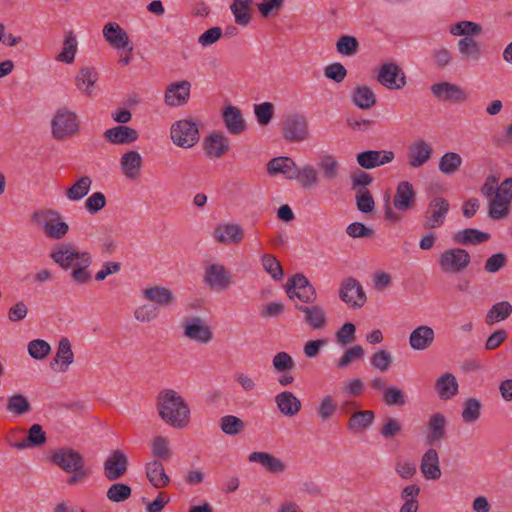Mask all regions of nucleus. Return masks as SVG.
<instances>
[{"label": "nucleus", "mask_w": 512, "mask_h": 512, "mask_svg": "<svg viewBox=\"0 0 512 512\" xmlns=\"http://www.w3.org/2000/svg\"><path fill=\"white\" fill-rule=\"evenodd\" d=\"M49 256L62 269H72L70 275L75 284H87L91 281L88 268L92 263V256L88 251L77 250L71 242H60L54 246Z\"/></svg>", "instance_id": "f257e3e1"}, {"label": "nucleus", "mask_w": 512, "mask_h": 512, "mask_svg": "<svg viewBox=\"0 0 512 512\" xmlns=\"http://www.w3.org/2000/svg\"><path fill=\"white\" fill-rule=\"evenodd\" d=\"M156 408L161 419L176 429H183L190 422V408L175 390L165 389L156 398Z\"/></svg>", "instance_id": "f03ea898"}, {"label": "nucleus", "mask_w": 512, "mask_h": 512, "mask_svg": "<svg viewBox=\"0 0 512 512\" xmlns=\"http://www.w3.org/2000/svg\"><path fill=\"white\" fill-rule=\"evenodd\" d=\"M170 137L176 146L192 148L200 140L198 123L192 119L178 120L171 126Z\"/></svg>", "instance_id": "7ed1b4c3"}, {"label": "nucleus", "mask_w": 512, "mask_h": 512, "mask_svg": "<svg viewBox=\"0 0 512 512\" xmlns=\"http://www.w3.org/2000/svg\"><path fill=\"white\" fill-rule=\"evenodd\" d=\"M471 257L463 248H451L442 252L438 264L446 274H458L463 272L470 264Z\"/></svg>", "instance_id": "20e7f679"}, {"label": "nucleus", "mask_w": 512, "mask_h": 512, "mask_svg": "<svg viewBox=\"0 0 512 512\" xmlns=\"http://www.w3.org/2000/svg\"><path fill=\"white\" fill-rule=\"evenodd\" d=\"M51 128L52 135L57 140L72 136L79 129L77 115L66 107L60 108L51 121Z\"/></svg>", "instance_id": "39448f33"}, {"label": "nucleus", "mask_w": 512, "mask_h": 512, "mask_svg": "<svg viewBox=\"0 0 512 512\" xmlns=\"http://www.w3.org/2000/svg\"><path fill=\"white\" fill-rule=\"evenodd\" d=\"M285 290L290 299L297 297L303 303H314L317 299L316 289L301 273H297L287 280Z\"/></svg>", "instance_id": "423d86ee"}, {"label": "nucleus", "mask_w": 512, "mask_h": 512, "mask_svg": "<svg viewBox=\"0 0 512 512\" xmlns=\"http://www.w3.org/2000/svg\"><path fill=\"white\" fill-rule=\"evenodd\" d=\"M282 136L288 142H303L310 136L307 118L301 114L287 116L282 123Z\"/></svg>", "instance_id": "0eeeda50"}, {"label": "nucleus", "mask_w": 512, "mask_h": 512, "mask_svg": "<svg viewBox=\"0 0 512 512\" xmlns=\"http://www.w3.org/2000/svg\"><path fill=\"white\" fill-rule=\"evenodd\" d=\"M450 209L449 202L443 197H434L428 204L424 215L422 226L426 230L441 227Z\"/></svg>", "instance_id": "6e6552de"}, {"label": "nucleus", "mask_w": 512, "mask_h": 512, "mask_svg": "<svg viewBox=\"0 0 512 512\" xmlns=\"http://www.w3.org/2000/svg\"><path fill=\"white\" fill-rule=\"evenodd\" d=\"M204 282L211 291L222 292L233 284V276L224 265L213 263L205 268Z\"/></svg>", "instance_id": "1a4fd4ad"}, {"label": "nucleus", "mask_w": 512, "mask_h": 512, "mask_svg": "<svg viewBox=\"0 0 512 512\" xmlns=\"http://www.w3.org/2000/svg\"><path fill=\"white\" fill-rule=\"evenodd\" d=\"M182 327L183 335L191 341L208 344L213 338L211 327L199 316L184 319Z\"/></svg>", "instance_id": "9d476101"}, {"label": "nucleus", "mask_w": 512, "mask_h": 512, "mask_svg": "<svg viewBox=\"0 0 512 512\" xmlns=\"http://www.w3.org/2000/svg\"><path fill=\"white\" fill-rule=\"evenodd\" d=\"M339 298L353 309L363 307L367 300L361 284L353 277L346 278L342 281L339 290Z\"/></svg>", "instance_id": "9b49d317"}, {"label": "nucleus", "mask_w": 512, "mask_h": 512, "mask_svg": "<svg viewBox=\"0 0 512 512\" xmlns=\"http://www.w3.org/2000/svg\"><path fill=\"white\" fill-rule=\"evenodd\" d=\"M129 460L124 451L112 450L103 462V474L108 481H117L128 471Z\"/></svg>", "instance_id": "f8f14e48"}, {"label": "nucleus", "mask_w": 512, "mask_h": 512, "mask_svg": "<svg viewBox=\"0 0 512 512\" xmlns=\"http://www.w3.org/2000/svg\"><path fill=\"white\" fill-rule=\"evenodd\" d=\"M431 93L439 101L450 104L464 103L468 99V93L459 85L448 81H442L431 85Z\"/></svg>", "instance_id": "ddd939ff"}, {"label": "nucleus", "mask_w": 512, "mask_h": 512, "mask_svg": "<svg viewBox=\"0 0 512 512\" xmlns=\"http://www.w3.org/2000/svg\"><path fill=\"white\" fill-rule=\"evenodd\" d=\"M376 78L382 86L389 90H400L406 85L404 71L394 62L381 65Z\"/></svg>", "instance_id": "4468645a"}, {"label": "nucleus", "mask_w": 512, "mask_h": 512, "mask_svg": "<svg viewBox=\"0 0 512 512\" xmlns=\"http://www.w3.org/2000/svg\"><path fill=\"white\" fill-rule=\"evenodd\" d=\"M50 461L66 473H71L81 465H85L83 455L73 448H60L55 450Z\"/></svg>", "instance_id": "2eb2a0df"}, {"label": "nucleus", "mask_w": 512, "mask_h": 512, "mask_svg": "<svg viewBox=\"0 0 512 512\" xmlns=\"http://www.w3.org/2000/svg\"><path fill=\"white\" fill-rule=\"evenodd\" d=\"M103 37L105 41L115 49H126L127 52H133V46L127 32L117 23L108 22L104 25Z\"/></svg>", "instance_id": "dca6fc26"}, {"label": "nucleus", "mask_w": 512, "mask_h": 512, "mask_svg": "<svg viewBox=\"0 0 512 512\" xmlns=\"http://www.w3.org/2000/svg\"><path fill=\"white\" fill-rule=\"evenodd\" d=\"M432 146L423 139L411 143L407 149V163L411 168H419L432 157Z\"/></svg>", "instance_id": "f3484780"}, {"label": "nucleus", "mask_w": 512, "mask_h": 512, "mask_svg": "<svg viewBox=\"0 0 512 512\" xmlns=\"http://www.w3.org/2000/svg\"><path fill=\"white\" fill-rule=\"evenodd\" d=\"M230 148L229 139L220 132H213L203 140V150L210 159L223 157Z\"/></svg>", "instance_id": "a211bd4d"}, {"label": "nucleus", "mask_w": 512, "mask_h": 512, "mask_svg": "<svg viewBox=\"0 0 512 512\" xmlns=\"http://www.w3.org/2000/svg\"><path fill=\"white\" fill-rule=\"evenodd\" d=\"M394 157V152L390 150H367L358 153L356 159L360 167L374 169L390 163Z\"/></svg>", "instance_id": "6ab92c4d"}, {"label": "nucleus", "mask_w": 512, "mask_h": 512, "mask_svg": "<svg viewBox=\"0 0 512 512\" xmlns=\"http://www.w3.org/2000/svg\"><path fill=\"white\" fill-rule=\"evenodd\" d=\"M191 83L187 80L171 83L165 91V103L168 106H182L190 98Z\"/></svg>", "instance_id": "aec40b11"}, {"label": "nucleus", "mask_w": 512, "mask_h": 512, "mask_svg": "<svg viewBox=\"0 0 512 512\" xmlns=\"http://www.w3.org/2000/svg\"><path fill=\"white\" fill-rule=\"evenodd\" d=\"M213 238L220 244H238L244 239V231L239 224H220L213 231Z\"/></svg>", "instance_id": "412c9836"}, {"label": "nucleus", "mask_w": 512, "mask_h": 512, "mask_svg": "<svg viewBox=\"0 0 512 512\" xmlns=\"http://www.w3.org/2000/svg\"><path fill=\"white\" fill-rule=\"evenodd\" d=\"M74 361V353L71 348L70 340L63 337L58 342V347L53 360L50 362V368L54 371L66 372Z\"/></svg>", "instance_id": "4be33fe9"}, {"label": "nucleus", "mask_w": 512, "mask_h": 512, "mask_svg": "<svg viewBox=\"0 0 512 512\" xmlns=\"http://www.w3.org/2000/svg\"><path fill=\"white\" fill-rule=\"evenodd\" d=\"M416 192L413 185L408 181H402L396 188L393 197L394 207L402 212H406L415 206Z\"/></svg>", "instance_id": "5701e85b"}, {"label": "nucleus", "mask_w": 512, "mask_h": 512, "mask_svg": "<svg viewBox=\"0 0 512 512\" xmlns=\"http://www.w3.org/2000/svg\"><path fill=\"white\" fill-rule=\"evenodd\" d=\"M103 137L111 144L124 145L135 142L139 138V133L132 127L118 125L107 129L103 133Z\"/></svg>", "instance_id": "b1692460"}, {"label": "nucleus", "mask_w": 512, "mask_h": 512, "mask_svg": "<svg viewBox=\"0 0 512 512\" xmlns=\"http://www.w3.org/2000/svg\"><path fill=\"white\" fill-rule=\"evenodd\" d=\"M143 160L139 152L131 150L124 153L120 159L123 175L129 180H136L141 174Z\"/></svg>", "instance_id": "393cba45"}, {"label": "nucleus", "mask_w": 512, "mask_h": 512, "mask_svg": "<svg viewBox=\"0 0 512 512\" xmlns=\"http://www.w3.org/2000/svg\"><path fill=\"white\" fill-rule=\"evenodd\" d=\"M269 174H283L289 180H295L299 176L298 167L290 157H275L267 164Z\"/></svg>", "instance_id": "a878e982"}, {"label": "nucleus", "mask_w": 512, "mask_h": 512, "mask_svg": "<svg viewBox=\"0 0 512 512\" xmlns=\"http://www.w3.org/2000/svg\"><path fill=\"white\" fill-rule=\"evenodd\" d=\"M420 470L427 480H438L441 475L438 452L430 448L422 456Z\"/></svg>", "instance_id": "bb28decb"}, {"label": "nucleus", "mask_w": 512, "mask_h": 512, "mask_svg": "<svg viewBox=\"0 0 512 512\" xmlns=\"http://www.w3.org/2000/svg\"><path fill=\"white\" fill-rule=\"evenodd\" d=\"M435 340L434 330L427 326L421 325L415 328L409 336V344L413 350L423 351L428 349Z\"/></svg>", "instance_id": "cd10ccee"}, {"label": "nucleus", "mask_w": 512, "mask_h": 512, "mask_svg": "<svg viewBox=\"0 0 512 512\" xmlns=\"http://www.w3.org/2000/svg\"><path fill=\"white\" fill-rule=\"evenodd\" d=\"M222 117L225 127L230 134L239 135L246 130L245 120L238 107L232 105L225 107Z\"/></svg>", "instance_id": "c85d7f7f"}, {"label": "nucleus", "mask_w": 512, "mask_h": 512, "mask_svg": "<svg viewBox=\"0 0 512 512\" xmlns=\"http://www.w3.org/2000/svg\"><path fill=\"white\" fill-rule=\"evenodd\" d=\"M249 461L261 464L271 474L284 473L287 468L280 458L268 452H252L249 455Z\"/></svg>", "instance_id": "c756f323"}, {"label": "nucleus", "mask_w": 512, "mask_h": 512, "mask_svg": "<svg viewBox=\"0 0 512 512\" xmlns=\"http://www.w3.org/2000/svg\"><path fill=\"white\" fill-rule=\"evenodd\" d=\"M275 403L280 413L286 417L297 415L301 408V401L290 391H282L275 396Z\"/></svg>", "instance_id": "7c9ffc66"}, {"label": "nucleus", "mask_w": 512, "mask_h": 512, "mask_svg": "<svg viewBox=\"0 0 512 512\" xmlns=\"http://www.w3.org/2000/svg\"><path fill=\"white\" fill-rule=\"evenodd\" d=\"M145 473L150 484L157 489L164 488L170 483V477L166 474L163 464L158 459H154L145 465Z\"/></svg>", "instance_id": "2f4dec72"}, {"label": "nucleus", "mask_w": 512, "mask_h": 512, "mask_svg": "<svg viewBox=\"0 0 512 512\" xmlns=\"http://www.w3.org/2000/svg\"><path fill=\"white\" fill-rule=\"evenodd\" d=\"M295 308L304 313L305 322L313 329H322L327 325V317L324 308L320 305H296Z\"/></svg>", "instance_id": "473e14b6"}, {"label": "nucleus", "mask_w": 512, "mask_h": 512, "mask_svg": "<svg viewBox=\"0 0 512 512\" xmlns=\"http://www.w3.org/2000/svg\"><path fill=\"white\" fill-rule=\"evenodd\" d=\"M98 78L99 74L94 67H83L75 76V84L79 91L90 97L94 92Z\"/></svg>", "instance_id": "72a5a7b5"}, {"label": "nucleus", "mask_w": 512, "mask_h": 512, "mask_svg": "<svg viewBox=\"0 0 512 512\" xmlns=\"http://www.w3.org/2000/svg\"><path fill=\"white\" fill-rule=\"evenodd\" d=\"M144 299L160 307H168L175 302L171 289L162 286H153L143 290Z\"/></svg>", "instance_id": "f704fd0d"}, {"label": "nucleus", "mask_w": 512, "mask_h": 512, "mask_svg": "<svg viewBox=\"0 0 512 512\" xmlns=\"http://www.w3.org/2000/svg\"><path fill=\"white\" fill-rule=\"evenodd\" d=\"M452 239L456 244L463 246L479 245L487 242L490 239V234L475 228H466L457 231Z\"/></svg>", "instance_id": "c9c22d12"}, {"label": "nucleus", "mask_w": 512, "mask_h": 512, "mask_svg": "<svg viewBox=\"0 0 512 512\" xmlns=\"http://www.w3.org/2000/svg\"><path fill=\"white\" fill-rule=\"evenodd\" d=\"M458 382L454 374L444 373L435 382V389L441 400H449L458 394Z\"/></svg>", "instance_id": "e433bc0d"}, {"label": "nucleus", "mask_w": 512, "mask_h": 512, "mask_svg": "<svg viewBox=\"0 0 512 512\" xmlns=\"http://www.w3.org/2000/svg\"><path fill=\"white\" fill-rule=\"evenodd\" d=\"M446 418L441 413L433 414L428 422V435L426 442L428 445H433L436 442L443 440L446 436Z\"/></svg>", "instance_id": "4c0bfd02"}, {"label": "nucleus", "mask_w": 512, "mask_h": 512, "mask_svg": "<svg viewBox=\"0 0 512 512\" xmlns=\"http://www.w3.org/2000/svg\"><path fill=\"white\" fill-rule=\"evenodd\" d=\"M375 419V414L372 410H361L352 413L347 428L354 434H359L368 429Z\"/></svg>", "instance_id": "58836bf2"}, {"label": "nucleus", "mask_w": 512, "mask_h": 512, "mask_svg": "<svg viewBox=\"0 0 512 512\" xmlns=\"http://www.w3.org/2000/svg\"><path fill=\"white\" fill-rule=\"evenodd\" d=\"M91 186V177L87 175L81 176L69 188L66 189L65 196L70 201H80L88 195Z\"/></svg>", "instance_id": "ea45409f"}, {"label": "nucleus", "mask_w": 512, "mask_h": 512, "mask_svg": "<svg viewBox=\"0 0 512 512\" xmlns=\"http://www.w3.org/2000/svg\"><path fill=\"white\" fill-rule=\"evenodd\" d=\"M353 103L362 110L372 108L376 102V95L373 90L367 85L357 86L352 94Z\"/></svg>", "instance_id": "a19ab883"}, {"label": "nucleus", "mask_w": 512, "mask_h": 512, "mask_svg": "<svg viewBox=\"0 0 512 512\" xmlns=\"http://www.w3.org/2000/svg\"><path fill=\"white\" fill-rule=\"evenodd\" d=\"M46 440V433L42 426L40 424H33L28 431L27 437L23 441L16 443L15 447L19 450L37 447L43 445Z\"/></svg>", "instance_id": "79ce46f5"}, {"label": "nucleus", "mask_w": 512, "mask_h": 512, "mask_svg": "<svg viewBox=\"0 0 512 512\" xmlns=\"http://www.w3.org/2000/svg\"><path fill=\"white\" fill-rule=\"evenodd\" d=\"M253 0H234L230 6L236 24L247 26L251 21V4Z\"/></svg>", "instance_id": "37998d69"}, {"label": "nucleus", "mask_w": 512, "mask_h": 512, "mask_svg": "<svg viewBox=\"0 0 512 512\" xmlns=\"http://www.w3.org/2000/svg\"><path fill=\"white\" fill-rule=\"evenodd\" d=\"M68 232L69 224L64 221L62 215L57 212L43 233L49 239L61 240L67 235Z\"/></svg>", "instance_id": "c03bdc74"}, {"label": "nucleus", "mask_w": 512, "mask_h": 512, "mask_svg": "<svg viewBox=\"0 0 512 512\" xmlns=\"http://www.w3.org/2000/svg\"><path fill=\"white\" fill-rule=\"evenodd\" d=\"M318 168L322 172V176L327 181H333L338 178L340 164L331 154L323 155L318 161Z\"/></svg>", "instance_id": "a18cd8bd"}, {"label": "nucleus", "mask_w": 512, "mask_h": 512, "mask_svg": "<svg viewBox=\"0 0 512 512\" xmlns=\"http://www.w3.org/2000/svg\"><path fill=\"white\" fill-rule=\"evenodd\" d=\"M512 314V305L508 301L498 302L489 309L486 314L485 322L487 325H493L496 322L507 319Z\"/></svg>", "instance_id": "49530a36"}, {"label": "nucleus", "mask_w": 512, "mask_h": 512, "mask_svg": "<svg viewBox=\"0 0 512 512\" xmlns=\"http://www.w3.org/2000/svg\"><path fill=\"white\" fill-rule=\"evenodd\" d=\"M458 51L465 60L477 61L481 55V47L472 37H463L458 41Z\"/></svg>", "instance_id": "de8ad7c7"}, {"label": "nucleus", "mask_w": 512, "mask_h": 512, "mask_svg": "<svg viewBox=\"0 0 512 512\" xmlns=\"http://www.w3.org/2000/svg\"><path fill=\"white\" fill-rule=\"evenodd\" d=\"M462 165V158L456 152H447L439 160L438 168L446 175L454 174Z\"/></svg>", "instance_id": "09e8293b"}, {"label": "nucleus", "mask_w": 512, "mask_h": 512, "mask_svg": "<svg viewBox=\"0 0 512 512\" xmlns=\"http://www.w3.org/2000/svg\"><path fill=\"white\" fill-rule=\"evenodd\" d=\"M77 52V41L73 32L70 31L64 39L62 51L56 56L59 62L70 64L74 61Z\"/></svg>", "instance_id": "8fccbe9b"}, {"label": "nucleus", "mask_w": 512, "mask_h": 512, "mask_svg": "<svg viewBox=\"0 0 512 512\" xmlns=\"http://www.w3.org/2000/svg\"><path fill=\"white\" fill-rule=\"evenodd\" d=\"M132 489L129 485L121 482L113 483L106 491V497L113 503H121L131 497Z\"/></svg>", "instance_id": "3c124183"}, {"label": "nucleus", "mask_w": 512, "mask_h": 512, "mask_svg": "<svg viewBox=\"0 0 512 512\" xmlns=\"http://www.w3.org/2000/svg\"><path fill=\"white\" fill-rule=\"evenodd\" d=\"M482 404L476 398H468L463 403L462 419L465 423L476 422L481 414Z\"/></svg>", "instance_id": "603ef678"}, {"label": "nucleus", "mask_w": 512, "mask_h": 512, "mask_svg": "<svg viewBox=\"0 0 512 512\" xmlns=\"http://www.w3.org/2000/svg\"><path fill=\"white\" fill-rule=\"evenodd\" d=\"M220 428L227 435H238L245 429L242 419L234 415H226L220 419Z\"/></svg>", "instance_id": "864d4df0"}, {"label": "nucleus", "mask_w": 512, "mask_h": 512, "mask_svg": "<svg viewBox=\"0 0 512 512\" xmlns=\"http://www.w3.org/2000/svg\"><path fill=\"white\" fill-rule=\"evenodd\" d=\"M450 33L464 37L478 36L482 33V27L475 22L460 21L451 27Z\"/></svg>", "instance_id": "5fc2aeb1"}, {"label": "nucleus", "mask_w": 512, "mask_h": 512, "mask_svg": "<svg viewBox=\"0 0 512 512\" xmlns=\"http://www.w3.org/2000/svg\"><path fill=\"white\" fill-rule=\"evenodd\" d=\"M298 172L297 179L303 188L311 189L319 183L318 173L312 165L306 164L301 169L298 168Z\"/></svg>", "instance_id": "6e6d98bb"}, {"label": "nucleus", "mask_w": 512, "mask_h": 512, "mask_svg": "<svg viewBox=\"0 0 512 512\" xmlns=\"http://www.w3.org/2000/svg\"><path fill=\"white\" fill-rule=\"evenodd\" d=\"M28 354L35 360L45 359L51 352L50 344L42 339H35L28 343Z\"/></svg>", "instance_id": "4d7b16f0"}, {"label": "nucleus", "mask_w": 512, "mask_h": 512, "mask_svg": "<svg viewBox=\"0 0 512 512\" xmlns=\"http://www.w3.org/2000/svg\"><path fill=\"white\" fill-rule=\"evenodd\" d=\"M57 212L54 209H37L30 215V221L44 232Z\"/></svg>", "instance_id": "13d9d810"}, {"label": "nucleus", "mask_w": 512, "mask_h": 512, "mask_svg": "<svg viewBox=\"0 0 512 512\" xmlns=\"http://www.w3.org/2000/svg\"><path fill=\"white\" fill-rule=\"evenodd\" d=\"M7 410L17 415H23L31 410V405L22 394H15L8 398Z\"/></svg>", "instance_id": "bf43d9fd"}, {"label": "nucleus", "mask_w": 512, "mask_h": 512, "mask_svg": "<svg viewBox=\"0 0 512 512\" xmlns=\"http://www.w3.org/2000/svg\"><path fill=\"white\" fill-rule=\"evenodd\" d=\"M356 205L362 213H370L373 211L375 202L371 192L367 188H358L356 191Z\"/></svg>", "instance_id": "052dcab7"}, {"label": "nucleus", "mask_w": 512, "mask_h": 512, "mask_svg": "<svg viewBox=\"0 0 512 512\" xmlns=\"http://www.w3.org/2000/svg\"><path fill=\"white\" fill-rule=\"evenodd\" d=\"M512 201V177L506 178L498 187L494 196V204L510 205Z\"/></svg>", "instance_id": "680f3d73"}, {"label": "nucleus", "mask_w": 512, "mask_h": 512, "mask_svg": "<svg viewBox=\"0 0 512 512\" xmlns=\"http://www.w3.org/2000/svg\"><path fill=\"white\" fill-rule=\"evenodd\" d=\"M262 265L264 270L270 274L274 280H281L283 278L284 273L282 266L275 256L264 254L262 256Z\"/></svg>", "instance_id": "e2e57ef3"}, {"label": "nucleus", "mask_w": 512, "mask_h": 512, "mask_svg": "<svg viewBox=\"0 0 512 512\" xmlns=\"http://www.w3.org/2000/svg\"><path fill=\"white\" fill-rule=\"evenodd\" d=\"M358 48L359 42L354 36L343 35L336 43L337 52L346 56L354 55Z\"/></svg>", "instance_id": "0e129e2a"}, {"label": "nucleus", "mask_w": 512, "mask_h": 512, "mask_svg": "<svg viewBox=\"0 0 512 512\" xmlns=\"http://www.w3.org/2000/svg\"><path fill=\"white\" fill-rule=\"evenodd\" d=\"M383 401L388 406H404L406 404L404 392L395 386L384 389Z\"/></svg>", "instance_id": "69168bd1"}, {"label": "nucleus", "mask_w": 512, "mask_h": 512, "mask_svg": "<svg viewBox=\"0 0 512 512\" xmlns=\"http://www.w3.org/2000/svg\"><path fill=\"white\" fill-rule=\"evenodd\" d=\"M272 364L278 373L290 372L295 368V362L287 352H278L273 357Z\"/></svg>", "instance_id": "338daca9"}, {"label": "nucleus", "mask_w": 512, "mask_h": 512, "mask_svg": "<svg viewBox=\"0 0 512 512\" xmlns=\"http://www.w3.org/2000/svg\"><path fill=\"white\" fill-rule=\"evenodd\" d=\"M106 196L102 192H95L91 194L84 203L85 210L94 215L102 210L106 206Z\"/></svg>", "instance_id": "774afa93"}]
</instances>
